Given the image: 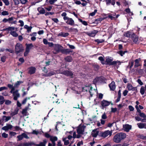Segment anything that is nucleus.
Wrapping results in <instances>:
<instances>
[{"label":"nucleus","mask_w":146,"mask_h":146,"mask_svg":"<svg viewBox=\"0 0 146 146\" xmlns=\"http://www.w3.org/2000/svg\"><path fill=\"white\" fill-rule=\"evenodd\" d=\"M126 137L125 133L120 132L116 134L113 138V141L116 143H120L121 141L124 139Z\"/></svg>","instance_id":"nucleus-1"},{"label":"nucleus","mask_w":146,"mask_h":146,"mask_svg":"<svg viewBox=\"0 0 146 146\" xmlns=\"http://www.w3.org/2000/svg\"><path fill=\"white\" fill-rule=\"evenodd\" d=\"M67 13L65 12L62 13L61 15L65 23L67 25L71 26L75 25L74 20L72 18L67 17Z\"/></svg>","instance_id":"nucleus-2"},{"label":"nucleus","mask_w":146,"mask_h":146,"mask_svg":"<svg viewBox=\"0 0 146 146\" xmlns=\"http://www.w3.org/2000/svg\"><path fill=\"white\" fill-rule=\"evenodd\" d=\"M24 50V48L21 44L19 43H17L15 48V52L17 54L23 52Z\"/></svg>","instance_id":"nucleus-3"},{"label":"nucleus","mask_w":146,"mask_h":146,"mask_svg":"<svg viewBox=\"0 0 146 146\" xmlns=\"http://www.w3.org/2000/svg\"><path fill=\"white\" fill-rule=\"evenodd\" d=\"M53 47L55 51H53V53L54 54L58 53L62 48V46L58 44H54Z\"/></svg>","instance_id":"nucleus-4"},{"label":"nucleus","mask_w":146,"mask_h":146,"mask_svg":"<svg viewBox=\"0 0 146 146\" xmlns=\"http://www.w3.org/2000/svg\"><path fill=\"white\" fill-rule=\"evenodd\" d=\"M82 90L83 92L88 91L91 96H92L93 94L92 92V87L90 86H85L82 88Z\"/></svg>","instance_id":"nucleus-5"},{"label":"nucleus","mask_w":146,"mask_h":146,"mask_svg":"<svg viewBox=\"0 0 146 146\" xmlns=\"http://www.w3.org/2000/svg\"><path fill=\"white\" fill-rule=\"evenodd\" d=\"M112 131L109 130H106L104 132L101 133V135L102 137L105 138L108 137V136L109 137L111 136L112 134Z\"/></svg>","instance_id":"nucleus-6"},{"label":"nucleus","mask_w":146,"mask_h":146,"mask_svg":"<svg viewBox=\"0 0 146 146\" xmlns=\"http://www.w3.org/2000/svg\"><path fill=\"white\" fill-rule=\"evenodd\" d=\"M85 128V126L84 125L79 126L77 129V132L78 134L80 135H81L83 134Z\"/></svg>","instance_id":"nucleus-7"},{"label":"nucleus","mask_w":146,"mask_h":146,"mask_svg":"<svg viewBox=\"0 0 146 146\" xmlns=\"http://www.w3.org/2000/svg\"><path fill=\"white\" fill-rule=\"evenodd\" d=\"M113 60V58L111 57H107L106 59V62L108 64L110 65H114L116 64L119 61H113L112 62Z\"/></svg>","instance_id":"nucleus-8"},{"label":"nucleus","mask_w":146,"mask_h":146,"mask_svg":"<svg viewBox=\"0 0 146 146\" xmlns=\"http://www.w3.org/2000/svg\"><path fill=\"white\" fill-rule=\"evenodd\" d=\"M111 102L105 100H103L101 102V108L104 110L106 107L109 106Z\"/></svg>","instance_id":"nucleus-9"},{"label":"nucleus","mask_w":146,"mask_h":146,"mask_svg":"<svg viewBox=\"0 0 146 146\" xmlns=\"http://www.w3.org/2000/svg\"><path fill=\"white\" fill-rule=\"evenodd\" d=\"M127 88L129 91H137V88L136 87H134L130 83H128L127 85Z\"/></svg>","instance_id":"nucleus-10"},{"label":"nucleus","mask_w":146,"mask_h":146,"mask_svg":"<svg viewBox=\"0 0 146 146\" xmlns=\"http://www.w3.org/2000/svg\"><path fill=\"white\" fill-rule=\"evenodd\" d=\"M12 94L14 100H17L18 98L20 97V94L18 92V90H15V92H13Z\"/></svg>","instance_id":"nucleus-11"},{"label":"nucleus","mask_w":146,"mask_h":146,"mask_svg":"<svg viewBox=\"0 0 146 146\" xmlns=\"http://www.w3.org/2000/svg\"><path fill=\"white\" fill-rule=\"evenodd\" d=\"M131 126L128 124L123 125V129L124 130L127 132H128L131 129Z\"/></svg>","instance_id":"nucleus-12"},{"label":"nucleus","mask_w":146,"mask_h":146,"mask_svg":"<svg viewBox=\"0 0 146 146\" xmlns=\"http://www.w3.org/2000/svg\"><path fill=\"white\" fill-rule=\"evenodd\" d=\"M140 92L142 95L145 94L146 96V85L145 86H142L140 88Z\"/></svg>","instance_id":"nucleus-13"},{"label":"nucleus","mask_w":146,"mask_h":146,"mask_svg":"<svg viewBox=\"0 0 146 146\" xmlns=\"http://www.w3.org/2000/svg\"><path fill=\"white\" fill-rule=\"evenodd\" d=\"M15 19V18L14 17H10L8 18V23L11 24H15L17 23V21Z\"/></svg>","instance_id":"nucleus-14"},{"label":"nucleus","mask_w":146,"mask_h":146,"mask_svg":"<svg viewBox=\"0 0 146 146\" xmlns=\"http://www.w3.org/2000/svg\"><path fill=\"white\" fill-rule=\"evenodd\" d=\"M13 127V126L9 124H7L6 126L3 127L2 129V130L5 131H8L9 129H11Z\"/></svg>","instance_id":"nucleus-15"},{"label":"nucleus","mask_w":146,"mask_h":146,"mask_svg":"<svg viewBox=\"0 0 146 146\" xmlns=\"http://www.w3.org/2000/svg\"><path fill=\"white\" fill-rule=\"evenodd\" d=\"M106 2L107 5H109L111 3L113 6L115 4V0H104Z\"/></svg>","instance_id":"nucleus-16"},{"label":"nucleus","mask_w":146,"mask_h":146,"mask_svg":"<svg viewBox=\"0 0 146 146\" xmlns=\"http://www.w3.org/2000/svg\"><path fill=\"white\" fill-rule=\"evenodd\" d=\"M109 87L111 90H114L115 88V84L114 81H112L109 85Z\"/></svg>","instance_id":"nucleus-17"},{"label":"nucleus","mask_w":146,"mask_h":146,"mask_svg":"<svg viewBox=\"0 0 146 146\" xmlns=\"http://www.w3.org/2000/svg\"><path fill=\"white\" fill-rule=\"evenodd\" d=\"M137 125L139 128L140 129L145 128L146 129V123H138Z\"/></svg>","instance_id":"nucleus-18"},{"label":"nucleus","mask_w":146,"mask_h":146,"mask_svg":"<svg viewBox=\"0 0 146 146\" xmlns=\"http://www.w3.org/2000/svg\"><path fill=\"white\" fill-rule=\"evenodd\" d=\"M36 70V68L35 67H31L29 68V73L31 74H34Z\"/></svg>","instance_id":"nucleus-19"},{"label":"nucleus","mask_w":146,"mask_h":146,"mask_svg":"<svg viewBox=\"0 0 146 146\" xmlns=\"http://www.w3.org/2000/svg\"><path fill=\"white\" fill-rule=\"evenodd\" d=\"M63 74L67 76H71L73 75V74L72 72L67 70L63 72Z\"/></svg>","instance_id":"nucleus-20"},{"label":"nucleus","mask_w":146,"mask_h":146,"mask_svg":"<svg viewBox=\"0 0 146 146\" xmlns=\"http://www.w3.org/2000/svg\"><path fill=\"white\" fill-rule=\"evenodd\" d=\"M133 33L128 31L125 33L124 34V35L127 37H132Z\"/></svg>","instance_id":"nucleus-21"},{"label":"nucleus","mask_w":146,"mask_h":146,"mask_svg":"<svg viewBox=\"0 0 146 146\" xmlns=\"http://www.w3.org/2000/svg\"><path fill=\"white\" fill-rule=\"evenodd\" d=\"M47 142L46 139H44L43 140V142H40L39 144H36V146H45V145Z\"/></svg>","instance_id":"nucleus-22"},{"label":"nucleus","mask_w":146,"mask_h":146,"mask_svg":"<svg viewBox=\"0 0 146 146\" xmlns=\"http://www.w3.org/2000/svg\"><path fill=\"white\" fill-rule=\"evenodd\" d=\"M99 133V131L96 130H93L92 132V136L94 137H96Z\"/></svg>","instance_id":"nucleus-23"},{"label":"nucleus","mask_w":146,"mask_h":146,"mask_svg":"<svg viewBox=\"0 0 146 146\" xmlns=\"http://www.w3.org/2000/svg\"><path fill=\"white\" fill-rule=\"evenodd\" d=\"M50 139L52 144H55V142L57 141L58 138L56 137L51 136Z\"/></svg>","instance_id":"nucleus-24"},{"label":"nucleus","mask_w":146,"mask_h":146,"mask_svg":"<svg viewBox=\"0 0 146 146\" xmlns=\"http://www.w3.org/2000/svg\"><path fill=\"white\" fill-rule=\"evenodd\" d=\"M11 118V116H7L4 115L2 117V119L5 122H7L10 120Z\"/></svg>","instance_id":"nucleus-25"},{"label":"nucleus","mask_w":146,"mask_h":146,"mask_svg":"<svg viewBox=\"0 0 146 146\" xmlns=\"http://www.w3.org/2000/svg\"><path fill=\"white\" fill-rule=\"evenodd\" d=\"M98 31L96 30H94L90 33H89L88 35L90 36L94 37L98 33Z\"/></svg>","instance_id":"nucleus-26"},{"label":"nucleus","mask_w":146,"mask_h":146,"mask_svg":"<svg viewBox=\"0 0 146 146\" xmlns=\"http://www.w3.org/2000/svg\"><path fill=\"white\" fill-rule=\"evenodd\" d=\"M132 38L134 42H136L138 40V37L134 33H133Z\"/></svg>","instance_id":"nucleus-27"},{"label":"nucleus","mask_w":146,"mask_h":146,"mask_svg":"<svg viewBox=\"0 0 146 146\" xmlns=\"http://www.w3.org/2000/svg\"><path fill=\"white\" fill-rule=\"evenodd\" d=\"M140 60V59H136L135 60V67H137L139 66L140 65V64L139 63V62Z\"/></svg>","instance_id":"nucleus-28"},{"label":"nucleus","mask_w":146,"mask_h":146,"mask_svg":"<svg viewBox=\"0 0 146 146\" xmlns=\"http://www.w3.org/2000/svg\"><path fill=\"white\" fill-rule=\"evenodd\" d=\"M24 28L27 29V32L29 33L31 31L32 27L31 26L29 27L27 25H25L24 26Z\"/></svg>","instance_id":"nucleus-29"},{"label":"nucleus","mask_w":146,"mask_h":146,"mask_svg":"<svg viewBox=\"0 0 146 146\" xmlns=\"http://www.w3.org/2000/svg\"><path fill=\"white\" fill-rule=\"evenodd\" d=\"M64 59L66 61L70 62L72 60V57L71 56H68L65 57L64 58Z\"/></svg>","instance_id":"nucleus-30"},{"label":"nucleus","mask_w":146,"mask_h":146,"mask_svg":"<svg viewBox=\"0 0 146 146\" xmlns=\"http://www.w3.org/2000/svg\"><path fill=\"white\" fill-rule=\"evenodd\" d=\"M28 109V108H26L23 110L22 114L24 116H27L28 115V113L27 112Z\"/></svg>","instance_id":"nucleus-31"},{"label":"nucleus","mask_w":146,"mask_h":146,"mask_svg":"<svg viewBox=\"0 0 146 146\" xmlns=\"http://www.w3.org/2000/svg\"><path fill=\"white\" fill-rule=\"evenodd\" d=\"M38 11L40 13L42 14H44L45 11V10L42 8L39 7L38 8Z\"/></svg>","instance_id":"nucleus-32"},{"label":"nucleus","mask_w":146,"mask_h":146,"mask_svg":"<svg viewBox=\"0 0 146 146\" xmlns=\"http://www.w3.org/2000/svg\"><path fill=\"white\" fill-rule=\"evenodd\" d=\"M5 101L4 97L2 96H0V104L2 105L4 103Z\"/></svg>","instance_id":"nucleus-33"},{"label":"nucleus","mask_w":146,"mask_h":146,"mask_svg":"<svg viewBox=\"0 0 146 146\" xmlns=\"http://www.w3.org/2000/svg\"><path fill=\"white\" fill-rule=\"evenodd\" d=\"M10 33V34L11 35L15 37H17L18 35V34L16 33V32L15 31H14L11 32Z\"/></svg>","instance_id":"nucleus-34"},{"label":"nucleus","mask_w":146,"mask_h":146,"mask_svg":"<svg viewBox=\"0 0 146 146\" xmlns=\"http://www.w3.org/2000/svg\"><path fill=\"white\" fill-rule=\"evenodd\" d=\"M26 49H28L29 50H30V49L33 46V45L32 44H26Z\"/></svg>","instance_id":"nucleus-35"},{"label":"nucleus","mask_w":146,"mask_h":146,"mask_svg":"<svg viewBox=\"0 0 146 146\" xmlns=\"http://www.w3.org/2000/svg\"><path fill=\"white\" fill-rule=\"evenodd\" d=\"M67 138H62V140L64 142V145H68L69 143V141L68 140H67Z\"/></svg>","instance_id":"nucleus-36"},{"label":"nucleus","mask_w":146,"mask_h":146,"mask_svg":"<svg viewBox=\"0 0 146 146\" xmlns=\"http://www.w3.org/2000/svg\"><path fill=\"white\" fill-rule=\"evenodd\" d=\"M73 138L74 139L76 138H79L80 137H81V135L78 134V135H76V132H74L73 133Z\"/></svg>","instance_id":"nucleus-37"},{"label":"nucleus","mask_w":146,"mask_h":146,"mask_svg":"<svg viewBox=\"0 0 146 146\" xmlns=\"http://www.w3.org/2000/svg\"><path fill=\"white\" fill-rule=\"evenodd\" d=\"M78 20L80 22H81L84 25L86 26L88 25V23L86 21H83L82 19L79 18L78 19Z\"/></svg>","instance_id":"nucleus-38"},{"label":"nucleus","mask_w":146,"mask_h":146,"mask_svg":"<svg viewBox=\"0 0 146 146\" xmlns=\"http://www.w3.org/2000/svg\"><path fill=\"white\" fill-rule=\"evenodd\" d=\"M101 79V78L100 77H97L93 81L94 83L95 84H97Z\"/></svg>","instance_id":"nucleus-39"},{"label":"nucleus","mask_w":146,"mask_h":146,"mask_svg":"<svg viewBox=\"0 0 146 146\" xmlns=\"http://www.w3.org/2000/svg\"><path fill=\"white\" fill-rule=\"evenodd\" d=\"M98 59L100 61H101V63L102 64H105V62L104 61L103 57L102 56H100L98 58Z\"/></svg>","instance_id":"nucleus-40"},{"label":"nucleus","mask_w":146,"mask_h":146,"mask_svg":"<svg viewBox=\"0 0 146 146\" xmlns=\"http://www.w3.org/2000/svg\"><path fill=\"white\" fill-rule=\"evenodd\" d=\"M17 134V133L14 132L10 131L9 133V135L10 136V137L12 138L14 136Z\"/></svg>","instance_id":"nucleus-41"},{"label":"nucleus","mask_w":146,"mask_h":146,"mask_svg":"<svg viewBox=\"0 0 146 146\" xmlns=\"http://www.w3.org/2000/svg\"><path fill=\"white\" fill-rule=\"evenodd\" d=\"M23 82L21 81H17L14 85L15 87L16 88L18 87V86L20 85V84L22 83Z\"/></svg>","instance_id":"nucleus-42"},{"label":"nucleus","mask_w":146,"mask_h":146,"mask_svg":"<svg viewBox=\"0 0 146 146\" xmlns=\"http://www.w3.org/2000/svg\"><path fill=\"white\" fill-rule=\"evenodd\" d=\"M95 41L98 43V44H99L100 43H102L104 42V40L103 39H97L95 40Z\"/></svg>","instance_id":"nucleus-43"},{"label":"nucleus","mask_w":146,"mask_h":146,"mask_svg":"<svg viewBox=\"0 0 146 146\" xmlns=\"http://www.w3.org/2000/svg\"><path fill=\"white\" fill-rule=\"evenodd\" d=\"M55 72L53 71L50 72L49 73L47 74L46 75V76H50L54 74Z\"/></svg>","instance_id":"nucleus-44"},{"label":"nucleus","mask_w":146,"mask_h":146,"mask_svg":"<svg viewBox=\"0 0 146 146\" xmlns=\"http://www.w3.org/2000/svg\"><path fill=\"white\" fill-rule=\"evenodd\" d=\"M7 31H10L11 32L12 31L15 30V28L13 27H9L7 28Z\"/></svg>","instance_id":"nucleus-45"},{"label":"nucleus","mask_w":146,"mask_h":146,"mask_svg":"<svg viewBox=\"0 0 146 146\" xmlns=\"http://www.w3.org/2000/svg\"><path fill=\"white\" fill-rule=\"evenodd\" d=\"M3 1L6 6H8L9 5V2L8 0H2Z\"/></svg>","instance_id":"nucleus-46"},{"label":"nucleus","mask_w":146,"mask_h":146,"mask_svg":"<svg viewBox=\"0 0 146 146\" xmlns=\"http://www.w3.org/2000/svg\"><path fill=\"white\" fill-rule=\"evenodd\" d=\"M127 52L126 51H125L124 52L122 50H120L117 52L121 56H123L125 53Z\"/></svg>","instance_id":"nucleus-47"},{"label":"nucleus","mask_w":146,"mask_h":146,"mask_svg":"<svg viewBox=\"0 0 146 146\" xmlns=\"http://www.w3.org/2000/svg\"><path fill=\"white\" fill-rule=\"evenodd\" d=\"M33 144H34L33 143L31 142L25 143L24 144V146H29Z\"/></svg>","instance_id":"nucleus-48"},{"label":"nucleus","mask_w":146,"mask_h":146,"mask_svg":"<svg viewBox=\"0 0 146 146\" xmlns=\"http://www.w3.org/2000/svg\"><path fill=\"white\" fill-rule=\"evenodd\" d=\"M17 138H18V141L22 140L23 139V135H22V134L21 135L18 136H17Z\"/></svg>","instance_id":"nucleus-49"},{"label":"nucleus","mask_w":146,"mask_h":146,"mask_svg":"<svg viewBox=\"0 0 146 146\" xmlns=\"http://www.w3.org/2000/svg\"><path fill=\"white\" fill-rule=\"evenodd\" d=\"M135 118L136 120H137L138 121H141L142 122L144 121V119H142L141 120V118L139 117H135Z\"/></svg>","instance_id":"nucleus-50"},{"label":"nucleus","mask_w":146,"mask_h":146,"mask_svg":"<svg viewBox=\"0 0 146 146\" xmlns=\"http://www.w3.org/2000/svg\"><path fill=\"white\" fill-rule=\"evenodd\" d=\"M6 58L7 57L6 56H3L1 58V61L3 62H5V61Z\"/></svg>","instance_id":"nucleus-51"},{"label":"nucleus","mask_w":146,"mask_h":146,"mask_svg":"<svg viewBox=\"0 0 146 146\" xmlns=\"http://www.w3.org/2000/svg\"><path fill=\"white\" fill-rule=\"evenodd\" d=\"M5 104L7 105H10L11 103V102L8 100H5Z\"/></svg>","instance_id":"nucleus-52"},{"label":"nucleus","mask_w":146,"mask_h":146,"mask_svg":"<svg viewBox=\"0 0 146 146\" xmlns=\"http://www.w3.org/2000/svg\"><path fill=\"white\" fill-rule=\"evenodd\" d=\"M97 9H95L94 10V12L90 13V15L92 16H93L95 15L96 13L97 12Z\"/></svg>","instance_id":"nucleus-53"},{"label":"nucleus","mask_w":146,"mask_h":146,"mask_svg":"<svg viewBox=\"0 0 146 146\" xmlns=\"http://www.w3.org/2000/svg\"><path fill=\"white\" fill-rule=\"evenodd\" d=\"M139 115L141 117H143L144 118H145V117H146V115L143 113H139Z\"/></svg>","instance_id":"nucleus-54"},{"label":"nucleus","mask_w":146,"mask_h":146,"mask_svg":"<svg viewBox=\"0 0 146 146\" xmlns=\"http://www.w3.org/2000/svg\"><path fill=\"white\" fill-rule=\"evenodd\" d=\"M2 137L4 138H7L8 137V134L5 133H3L2 134Z\"/></svg>","instance_id":"nucleus-55"},{"label":"nucleus","mask_w":146,"mask_h":146,"mask_svg":"<svg viewBox=\"0 0 146 146\" xmlns=\"http://www.w3.org/2000/svg\"><path fill=\"white\" fill-rule=\"evenodd\" d=\"M1 14L3 15H9V13L7 11H4L1 13Z\"/></svg>","instance_id":"nucleus-56"},{"label":"nucleus","mask_w":146,"mask_h":146,"mask_svg":"<svg viewBox=\"0 0 146 146\" xmlns=\"http://www.w3.org/2000/svg\"><path fill=\"white\" fill-rule=\"evenodd\" d=\"M29 51L30 50H29L28 49H26L25 52L24 53V56H27L29 52Z\"/></svg>","instance_id":"nucleus-57"},{"label":"nucleus","mask_w":146,"mask_h":146,"mask_svg":"<svg viewBox=\"0 0 146 146\" xmlns=\"http://www.w3.org/2000/svg\"><path fill=\"white\" fill-rule=\"evenodd\" d=\"M64 53L66 54L69 53L70 52H72L71 50L69 49H66L64 50Z\"/></svg>","instance_id":"nucleus-58"},{"label":"nucleus","mask_w":146,"mask_h":146,"mask_svg":"<svg viewBox=\"0 0 146 146\" xmlns=\"http://www.w3.org/2000/svg\"><path fill=\"white\" fill-rule=\"evenodd\" d=\"M102 118L103 119H106L107 118V116L105 113H104L102 116Z\"/></svg>","instance_id":"nucleus-59"},{"label":"nucleus","mask_w":146,"mask_h":146,"mask_svg":"<svg viewBox=\"0 0 146 146\" xmlns=\"http://www.w3.org/2000/svg\"><path fill=\"white\" fill-rule=\"evenodd\" d=\"M45 8L48 11H50L52 8V6H49L47 7H45Z\"/></svg>","instance_id":"nucleus-60"},{"label":"nucleus","mask_w":146,"mask_h":146,"mask_svg":"<svg viewBox=\"0 0 146 146\" xmlns=\"http://www.w3.org/2000/svg\"><path fill=\"white\" fill-rule=\"evenodd\" d=\"M7 88L6 87H2L0 88V91H1L4 90H7Z\"/></svg>","instance_id":"nucleus-61"},{"label":"nucleus","mask_w":146,"mask_h":146,"mask_svg":"<svg viewBox=\"0 0 146 146\" xmlns=\"http://www.w3.org/2000/svg\"><path fill=\"white\" fill-rule=\"evenodd\" d=\"M22 135H23V138L24 137L26 139H29V138L28 135L25 133H22Z\"/></svg>","instance_id":"nucleus-62"},{"label":"nucleus","mask_w":146,"mask_h":146,"mask_svg":"<svg viewBox=\"0 0 146 146\" xmlns=\"http://www.w3.org/2000/svg\"><path fill=\"white\" fill-rule=\"evenodd\" d=\"M52 21H54L55 23H57L59 21L58 19L56 18H52Z\"/></svg>","instance_id":"nucleus-63"},{"label":"nucleus","mask_w":146,"mask_h":146,"mask_svg":"<svg viewBox=\"0 0 146 146\" xmlns=\"http://www.w3.org/2000/svg\"><path fill=\"white\" fill-rule=\"evenodd\" d=\"M137 82L140 85H143V83L140 79H138Z\"/></svg>","instance_id":"nucleus-64"}]
</instances>
